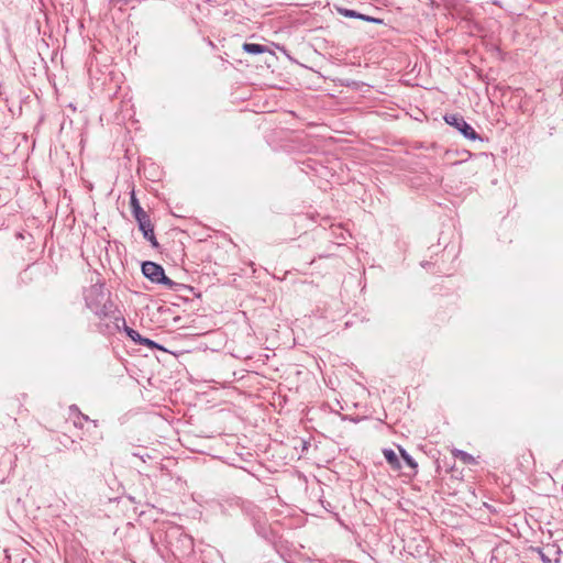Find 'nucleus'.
I'll return each mask as SVG.
<instances>
[{
	"mask_svg": "<svg viewBox=\"0 0 563 563\" xmlns=\"http://www.w3.org/2000/svg\"><path fill=\"white\" fill-rule=\"evenodd\" d=\"M84 298L86 307L96 317H113L115 314V303L111 299V292L103 283H97L87 288Z\"/></svg>",
	"mask_w": 563,
	"mask_h": 563,
	"instance_id": "obj_1",
	"label": "nucleus"
},
{
	"mask_svg": "<svg viewBox=\"0 0 563 563\" xmlns=\"http://www.w3.org/2000/svg\"><path fill=\"white\" fill-rule=\"evenodd\" d=\"M166 544L176 560H183L194 552L192 538L179 528H172L166 532Z\"/></svg>",
	"mask_w": 563,
	"mask_h": 563,
	"instance_id": "obj_2",
	"label": "nucleus"
},
{
	"mask_svg": "<svg viewBox=\"0 0 563 563\" xmlns=\"http://www.w3.org/2000/svg\"><path fill=\"white\" fill-rule=\"evenodd\" d=\"M443 120L448 125L454 128L464 139L473 142L484 141V137H482L460 113H446Z\"/></svg>",
	"mask_w": 563,
	"mask_h": 563,
	"instance_id": "obj_3",
	"label": "nucleus"
},
{
	"mask_svg": "<svg viewBox=\"0 0 563 563\" xmlns=\"http://www.w3.org/2000/svg\"><path fill=\"white\" fill-rule=\"evenodd\" d=\"M113 317H97L99 321L96 323V331L104 336H112L121 331L124 325V317L115 305Z\"/></svg>",
	"mask_w": 563,
	"mask_h": 563,
	"instance_id": "obj_4",
	"label": "nucleus"
},
{
	"mask_svg": "<svg viewBox=\"0 0 563 563\" xmlns=\"http://www.w3.org/2000/svg\"><path fill=\"white\" fill-rule=\"evenodd\" d=\"M141 272L145 278L156 285L165 286L169 277L165 274L164 267L152 261H144L141 264Z\"/></svg>",
	"mask_w": 563,
	"mask_h": 563,
	"instance_id": "obj_5",
	"label": "nucleus"
},
{
	"mask_svg": "<svg viewBox=\"0 0 563 563\" xmlns=\"http://www.w3.org/2000/svg\"><path fill=\"white\" fill-rule=\"evenodd\" d=\"M239 510L252 521L258 520L260 517H264L262 509L251 500L241 499Z\"/></svg>",
	"mask_w": 563,
	"mask_h": 563,
	"instance_id": "obj_6",
	"label": "nucleus"
},
{
	"mask_svg": "<svg viewBox=\"0 0 563 563\" xmlns=\"http://www.w3.org/2000/svg\"><path fill=\"white\" fill-rule=\"evenodd\" d=\"M241 497L225 496L218 501L221 514L232 516L240 508Z\"/></svg>",
	"mask_w": 563,
	"mask_h": 563,
	"instance_id": "obj_7",
	"label": "nucleus"
},
{
	"mask_svg": "<svg viewBox=\"0 0 563 563\" xmlns=\"http://www.w3.org/2000/svg\"><path fill=\"white\" fill-rule=\"evenodd\" d=\"M338 12L341 15L345 16V18L360 19V20H363V21H366V22H369V23H375V24H384V20L383 19L375 18V16L367 15V14H363V13H361L358 11H355V10H352V9L338 8Z\"/></svg>",
	"mask_w": 563,
	"mask_h": 563,
	"instance_id": "obj_8",
	"label": "nucleus"
},
{
	"mask_svg": "<svg viewBox=\"0 0 563 563\" xmlns=\"http://www.w3.org/2000/svg\"><path fill=\"white\" fill-rule=\"evenodd\" d=\"M139 230L142 232L143 238L150 242L153 249L159 247V243L154 233V225L151 220L145 223L142 222V224L139 225Z\"/></svg>",
	"mask_w": 563,
	"mask_h": 563,
	"instance_id": "obj_9",
	"label": "nucleus"
},
{
	"mask_svg": "<svg viewBox=\"0 0 563 563\" xmlns=\"http://www.w3.org/2000/svg\"><path fill=\"white\" fill-rule=\"evenodd\" d=\"M299 164H300V169L306 174H309L310 172L319 174L320 170L324 168V166L321 163H319L316 159L310 158V157L299 162Z\"/></svg>",
	"mask_w": 563,
	"mask_h": 563,
	"instance_id": "obj_10",
	"label": "nucleus"
},
{
	"mask_svg": "<svg viewBox=\"0 0 563 563\" xmlns=\"http://www.w3.org/2000/svg\"><path fill=\"white\" fill-rule=\"evenodd\" d=\"M383 454L386 462L390 465L393 470L398 471L401 468L399 457L393 449H384Z\"/></svg>",
	"mask_w": 563,
	"mask_h": 563,
	"instance_id": "obj_11",
	"label": "nucleus"
},
{
	"mask_svg": "<svg viewBox=\"0 0 563 563\" xmlns=\"http://www.w3.org/2000/svg\"><path fill=\"white\" fill-rule=\"evenodd\" d=\"M242 48L245 53L250 55H260L265 52H269L267 46L257 43H244Z\"/></svg>",
	"mask_w": 563,
	"mask_h": 563,
	"instance_id": "obj_12",
	"label": "nucleus"
},
{
	"mask_svg": "<svg viewBox=\"0 0 563 563\" xmlns=\"http://www.w3.org/2000/svg\"><path fill=\"white\" fill-rule=\"evenodd\" d=\"M252 523H253V527L255 529V532L260 537H262L264 539L268 538V528H267V525H266L265 516L264 517H260L258 520L252 521Z\"/></svg>",
	"mask_w": 563,
	"mask_h": 563,
	"instance_id": "obj_13",
	"label": "nucleus"
},
{
	"mask_svg": "<svg viewBox=\"0 0 563 563\" xmlns=\"http://www.w3.org/2000/svg\"><path fill=\"white\" fill-rule=\"evenodd\" d=\"M121 331H123L128 338H130L135 344H139V345L141 344V342L144 338L136 330L128 327L125 321H124V325H121Z\"/></svg>",
	"mask_w": 563,
	"mask_h": 563,
	"instance_id": "obj_14",
	"label": "nucleus"
},
{
	"mask_svg": "<svg viewBox=\"0 0 563 563\" xmlns=\"http://www.w3.org/2000/svg\"><path fill=\"white\" fill-rule=\"evenodd\" d=\"M165 287H167L168 289L176 291V292H181L185 290L194 292V290H195L194 287H191L189 285L181 284V283H176V282L172 280L170 278L166 283Z\"/></svg>",
	"mask_w": 563,
	"mask_h": 563,
	"instance_id": "obj_15",
	"label": "nucleus"
},
{
	"mask_svg": "<svg viewBox=\"0 0 563 563\" xmlns=\"http://www.w3.org/2000/svg\"><path fill=\"white\" fill-rule=\"evenodd\" d=\"M399 452L405 464L409 466L411 470H413V472L416 473L418 468V463L416 462V460L405 449L400 446Z\"/></svg>",
	"mask_w": 563,
	"mask_h": 563,
	"instance_id": "obj_16",
	"label": "nucleus"
},
{
	"mask_svg": "<svg viewBox=\"0 0 563 563\" xmlns=\"http://www.w3.org/2000/svg\"><path fill=\"white\" fill-rule=\"evenodd\" d=\"M1 463L5 465V470L0 475V482H4L5 476L9 475L12 470V455L10 453L4 454L2 456Z\"/></svg>",
	"mask_w": 563,
	"mask_h": 563,
	"instance_id": "obj_17",
	"label": "nucleus"
},
{
	"mask_svg": "<svg viewBox=\"0 0 563 563\" xmlns=\"http://www.w3.org/2000/svg\"><path fill=\"white\" fill-rule=\"evenodd\" d=\"M8 563H36L32 558H22L21 554H7Z\"/></svg>",
	"mask_w": 563,
	"mask_h": 563,
	"instance_id": "obj_18",
	"label": "nucleus"
},
{
	"mask_svg": "<svg viewBox=\"0 0 563 563\" xmlns=\"http://www.w3.org/2000/svg\"><path fill=\"white\" fill-rule=\"evenodd\" d=\"M132 214H133L135 221L137 222V227L140 224H142V222L145 223V222L151 220L150 216L144 211L143 208L142 209H137Z\"/></svg>",
	"mask_w": 563,
	"mask_h": 563,
	"instance_id": "obj_19",
	"label": "nucleus"
},
{
	"mask_svg": "<svg viewBox=\"0 0 563 563\" xmlns=\"http://www.w3.org/2000/svg\"><path fill=\"white\" fill-rule=\"evenodd\" d=\"M140 345L146 346L152 350L165 351V347L162 344H159L158 342H156L150 338H145V336L143 338Z\"/></svg>",
	"mask_w": 563,
	"mask_h": 563,
	"instance_id": "obj_20",
	"label": "nucleus"
},
{
	"mask_svg": "<svg viewBox=\"0 0 563 563\" xmlns=\"http://www.w3.org/2000/svg\"><path fill=\"white\" fill-rule=\"evenodd\" d=\"M454 455L460 457V460L465 464H473L475 462L474 456L463 450H455Z\"/></svg>",
	"mask_w": 563,
	"mask_h": 563,
	"instance_id": "obj_21",
	"label": "nucleus"
},
{
	"mask_svg": "<svg viewBox=\"0 0 563 563\" xmlns=\"http://www.w3.org/2000/svg\"><path fill=\"white\" fill-rule=\"evenodd\" d=\"M130 206H131L132 213L134 211H136L137 209H142V207L140 205V201H139V199L135 196L134 190H132L131 196H130Z\"/></svg>",
	"mask_w": 563,
	"mask_h": 563,
	"instance_id": "obj_22",
	"label": "nucleus"
},
{
	"mask_svg": "<svg viewBox=\"0 0 563 563\" xmlns=\"http://www.w3.org/2000/svg\"><path fill=\"white\" fill-rule=\"evenodd\" d=\"M90 421L89 417L81 412V415H77L76 419H74V426L76 428H82L84 422Z\"/></svg>",
	"mask_w": 563,
	"mask_h": 563,
	"instance_id": "obj_23",
	"label": "nucleus"
},
{
	"mask_svg": "<svg viewBox=\"0 0 563 563\" xmlns=\"http://www.w3.org/2000/svg\"><path fill=\"white\" fill-rule=\"evenodd\" d=\"M532 551L538 553L539 558L543 563H551V559L549 558L548 554H545L542 548H532Z\"/></svg>",
	"mask_w": 563,
	"mask_h": 563,
	"instance_id": "obj_24",
	"label": "nucleus"
},
{
	"mask_svg": "<svg viewBox=\"0 0 563 563\" xmlns=\"http://www.w3.org/2000/svg\"><path fill=\"white\" fill-rule=\"evenodd\" d=\"M77 415H81L80 409L77 405H70L69 406V416L76 419Z\"/></svg>",
	"mask_w": 563,
	"mask_h": 563,
	"instance_id": "obj_25",
	"label": "nucleus"
},
{
	"mask_svg": "<svg viewBox=\"0 0 563 563\" xmlns=\"http://www.w3.org/2000/svg\"><path fill=\"white\" fill-rule=\"evenodd\" d=\"M132 455L142 460V462H145L146 459H151V455L147 453L133 452Z\"/></svg>",
	"mask_w": 563,
	"mask_h": 563,
	"instance_id": "obj_26",
	"label": "nucleus"
},
{
	"mask_svg": "<svg viewBox=\"0 0 563 563\" xmlns=\"http://www.w3.org/2000/svg\"><path fill=\"white\" fill-rule=\"evenodd\" d=\"M494 89H495V90H499V91H500V92H503V93H506V92H507V91H509L511 88H510L509 86H501V85H499V84H496V85L494 86Z\"/></svg>",
	"mask_w": 563,
	"mask_h": 563,
	"instance_id": "obj_27",
	"label": "nucleus"
},
{
	"mask_svg": "<svg viewBox=\"0 0 563 563\" xmlns=\"http://www.w3.org/2000/svg\"><path fill=\"white\" fill-rule=\"evenodd\" d=\"M432 265H433V263H432V262H430V261H423V262H421V266H422L423 268H429V267H431Z\"/></svg>",
	"mask_w": 563,
	"mask_h": 563,
	"instance_id": "obj_28",
	"label": "nucleus"
},
{
	"mask_svg": "<svg viewBox=\"0 0 563 563\" xmlns=\"http://www.w3.org/2000/svg\"><path fill=\"white\" fill-rule=\"evenodd\" d=\"M340 230V235L339 238L342 240V241H345L346 240V236H345V233L342 231L341 228H338Z\"/></svg>",
	"mask_w": 563,
	"mask_h": 563,
	"instance_id": "obj_29",
	"label": "nucleus"
},
{
	"mask_svg": "<svg viewBox=\"0 0 563 563\" xmlns=\"http://www.w3.org/2000/svg\"><path fill=\"white\" fill-rule=\"evenodd\" d=\"M329 255H325V254H320L319 255V258H323V257H328Z\"/></svg>",
	"mask_w": 563,
	"mask_h": 563,
	"instance_id": "obj_30",
	"label": "nucleus"
},
{
	"mask_svg": "<svg viewBox=\"0 0 563 563\" xmlns=\"http://www.w3.org/2000/svg\"><path fill=\"white\" fill-rule=\"evenodd\" d=\"M95 427H97V420H91Z\"/></svg>",
	"mask_w": 563,
	"mask_h": 563,
	"instance_id": "obj_31",
	"label": "nucleus"
}]
</instances>
